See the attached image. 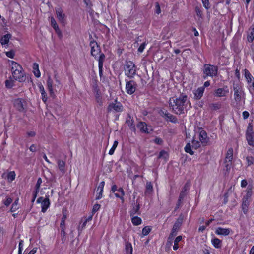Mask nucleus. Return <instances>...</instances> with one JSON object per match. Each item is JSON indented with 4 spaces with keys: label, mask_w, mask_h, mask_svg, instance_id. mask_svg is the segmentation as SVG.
<instances>
[{
    "label": "nucleus",
    "mask_w": 254,
    "mask_h": 254,
    "mask_svg": "<svg viewBox=\"0 0 254 254\" xmlns=\"http://www.w3.org/2000/svg\"><path fill=\"white\" fill-rule=\"evenodd\" d=\"M169 104L172 111L179 115L183 114L185 111L189 110L191 107V103L188 100V97L184 94H181L179 97L171 98Z\"/></svg>",
    "instance_id": "f257e3e1"
},
{
    "label": "nucleus",
    "mask_w": 254,
    "mask_h": 254,
    "mask_svg": "<svg viewBox=\"0 0 254 254\" xmlns=\"http://www.w3.org/2000/svg\"><path fill=\"white\" fill-rule=\"evenodd\" d=\"M9 62L11 66V72L14 79L20 82H24L26 76L21 66L13 61H9Z\"/></svg>",
    "instance_id": "f03ea898"
},
{
    "label": "nucleus",
    "mask_w": 254,
    "mask_h": 254,
    "mask_svg": "<svg viewBox=\"0 0 254 254\" xmlns=\"http://www.w3.org/2000/svg\"><path fill=\"white\" fill-rule=\"evenodd\" d=\"M136 68L134 64L131 61L127 62L125 67V73L128 77L132 78L136 74Z\"/></svg>",
    "instance_id": "7ed1b4c3"
},
{
    "label": "nucleus",
    "mask_w": 254,
    "mask_h": 254,
    "mask_svg": "<svg viewBox=\"0 0 254 254\" xmlns=\"http://www.w3.org/2000/svg\"><path fill=\"white\" fill-rule=\"evenodd\" d=\"M47 85L50 95H52L54 93V88L56 87L59 88L61 85V82L57 77H55V83L54 84L52 78L50 77H48Z\"/></svg>",
    "instance_id": "20e7f679"
},
{
    "label": "nucleus",
    "mask_w": 254,
    "mask_h": 254,
    "mask_svg": "<svg viewBox=\"0 0 254 254\" xmlns=\"http://www.w3.org/2000/svg\"><path fill=\"white\" fill-rule=\"evenodd\" d=\"M218 72V68L216 66L205 64L204 66V74L206 76L214 77L216 76Z\"/></svg>",
    "instance_id": "39448f33"
},
{
    "label": "nucleus",
    "mask_w": 254,
    "mask_h": 254,
    "mask_svg": "<svg viewBox=\"0 0 254 254\" xmlns=\"http://www.w3.org/2000/svg\"><path fill=\"white\" fill-rule=\"evenodd\" d=\"M233 158V149L232 148H229L226 154L224 164L225 165V168L227 171H229L232 165V161Z\"/></svg>",
    "instance_id": "423d86ee"
},
{
    "label": "nucleus",
    "mask_w": 254,
    "mask_h": 254,
    "mask_svg": "<svg viewBox=\"0 0 254 254\" xmlns=\"http://www.w3.org/2000/svg\"><path fill=\"white\" fill-rule=\"evenodd\" d=\"M37 203H41V211L43 213H45L50 206V201L48 198H44L42 197H40L37 200Z\"/></svg>",
    "instance_id": "0eeeda50"
},
{
    "label": "nucleus",
    "mask_w": 254,
    "mask_h": 254,
    "mask_svg": "<svg viewBox=\"0 0 254 254\" xmlns=\"http://www.w3.org/2000/svg\"><path fill=\"white\" fill-rule=\"evenodd\" d=\"M246 139L249 145L254 146V132L250 127H248L247 130Z\"/></svg>",
    "instance_id": "6e6552de"
},
{
    "label": "nucleus",
    "mask_w": 254,
    "mask_h": 254,
    "mask_svg": "<svg viewBox=\"0 0 254 254\" xmlns=\"http://www.w3.org/2000/svg\"><path fill=\"white\" fill-rule=\"evenodd\" d=\"M136 89V84L133 80L126 81V91L128 94H132Z\"/></svg>",
    "instance_id": "1a4fd4ad"
},
{
    "label": "nucleus",
    "mask_w": 254,
    "mask_h": 254,
    "mask_svg": "<svg viewBox=\"0 0 254 254\" xmlns=\"http://www.w3.org/2000/svg\"><path fill=\"white\" fill-rule=\"evenodd\" d=\"M90 45L91 47V54L96 58L101 52L100 48L97 43L94 41L90 42Z\"/></svg>",
    "instance_id": "9d476101"
},
{
    "label": "nucleus",
    "mask_w": 254,
    "mask_h": 254,
    "mask_svg": "<svg viewBox=\"0 0 254 254\" xmlns=\"http://www.w3.org/2000/svg\"><path fill=\"white\" fill-rule=\"evenodd\" d=\"M57 18L59 21L63 24L65 23V15L60 7L56 8L55 9Z\"/></svg>",
    "instance_id": "9b49d317"
},
{
    "label": "nucleus",
    "mask_w": 254,
    "mask_h": 254,
    "mask_svg": "<svg viewBox=\"0 0 254 254\" xmlns=\"http://www.w3.org/2000/svg\"><path fill=\"white\" fill-rule=\"evenodd\" d=\"M137 127L140 131L146 133H149L152 130L150 127H148L147 124L143 122H139L137 125Z\"/></svg>",
    "instance_id": "f8f14e48"
},
{
    "label": "nucleus",
    "mask_w": 254,
    "mask_h": 254,
    "mask_svg": "<svg viewBox=\"0 0 254 254\" xmlns=\"http://www.w3.org/2000/svg\"><path fill=\"white\" fill-rule=\"evenodd\" d=\"M115 101V103L110 104L108 106V110L110 111L114 110L117 112H122L123 111V106L120 102L117 101V99Z\"/></svg>",
    "instance_id": "ddd939ff"
},
{
    "label": "nucleus",
    "mask_w": 254,
    "mask_h": 254,
    "mask_svg": "<svg viewBox=\"0 0 254 254\" xmlns=\"http://www.w3.org/2000/svg\"><path fill=\"white\" fill-rule=\"evenodd\" d=\"M229 93V89L227 86L224 88H218L215 91L214 95L218 97H226Z\"/></svg>",
    "instance_id": "4468645a"
},
{
    "label": "nucleus",
    "mask_w": 254,
    "mask_h": 254,
    "mask_svg": "<svg viewBox=\"0 0 254 254\" xmlns=\"http://www.w3.org/2000/svg\"><path fill=\"white\" fill-rule=\"evenodd\" d=\"M199 138L201 142L203 144H206L209 141V138L207 136L206 131L202 129L199 130Z\"/></svg>",
    "instance_id": "2eb2a0df"
},
{
    "label": "nucleus",
    "mask_w": 254,
    "mask_h": 254,
    "mask_svg": "<svg viewBox=\"0 0 254 254\" xmlns=\"http://www.w3.org/2000/svg\"><path fill=\"white\" fill-rule=\"evenodd\" d=\"M230 229L218 227L216 228L215 232L218 235L228 236L230 233Z\"/></svg>",
    "instance_id": "dca6fc26"
},
{
    "label": "nucleus",
    "mask_w": 254,
    "mask_h": 254,
    "mask_svg": "<svg viewBox=\"0 0 254 254\" xmlns=\"http://www.w3.org/2000/svg\"><path fill=\"white\" fill-rule=\"evenodd\" d=\"M12 35L11 34L9 33H7L6 34H5L4 35L2 36L0 38V43L1 44L5 47H8V44L9 43V41L10 39L11 38Z\"/></svg>",
    "instance_id": "f3484780"
},
{
    "label": "nucleus",
    "mask_w": 254,
    "mask_h": 254,
    "mask_svg": "<svg viewBox=\"0 0 254 254\" xmlns=\"http://www.w3.org/2000/svg\"><path fill=\"white\" fill-rule=\"evenodd\" d=\"M105 185V182L104 181H102L99 184L98 187H97L96 192H97V196L96 199L98 200L102 198V194L103 192V189Z\"/></svg>",
    "instance_id": "a211bd4d"
},
{
    "label": "nucleus",
    "mask_w": 254,
    "mask_h": 254,
    "mask_svg": "<svg viewBox=\"0 0 254 254\" xmlns=\"http://www.w3.org/2000/svg\"><path fill=\"white\" fill-rule=\"evenodd\" d=\"M179 226V223H175L173 226L171 232L168 237V242L171 243V241L173 240V238L175 236H176L177 234V232L178 231V228Z\"/></svg>",
    "instance_id": "6ab92c4d"
},
{
    "label": "nucleus",
    "mask_w": 254,
    "mask_h": 254,
    "mask_svg": "<svg viewBox=\"0 0 254 254\" xmlns=\"http://www.w3.org/2000/svg\"><path fill=\"white\" fill-rule=\"evenodd\" d=\"M49 18L50 20L51 25L52 26V27L54 28V29L55 30L56 33L59 36H61L62 34L61 31L60 29H59L58 25L57 24L56 21L55 20V19L52 16L49 17Z\"/></svg>",
    "instance_id": "aec40b11"
},
{
    "label": "nucleus",
    "mask_w": 254,
    "mask_h": 254,
    "mask_svg": "<svg viewBox=\"0 0 254 254\" xmlns=\"http://www.w3.org/2000/svg\"><path fill=\"white\" fill-rule=\"evenodd\" d=\"M92 217L93 215L91 214L87 218H82L79 226L78 230L80 231V230H82L85 227L87 223L89 221H90L92 220Z\"/></svg>",
    "instance_id": "412c9836"
},
{
    "label": "nucleus",
    "mask_w": 254,
    "mask_h": 254,
    "mask_svg": "<svg viewBox=\"0 0 254 254\" xmlns=\"http://www.w3.org/2000/svg\"><path fill=\"white\" fill-rule=\"evenodd\" d=\"M24 101L21 99H16L14 101V105L15 107L19 111H22L24 109Z\"/></svg>",
    "instance_id": "4be33fe9"
},
{
    "label": "nucleus",
    "mask_w": 254,
    "mask_h": 254,
    "mask_svg": "<svg viewBox=\"0 0 254 254\" xmlns=\"http://www.w3.org/2000/svg\"><path fill=\"white\" fill-rule=\"evenodd\" d=\"M33 73L35 76L37 78H39L41 76V72L39 70V64L34 63L32 65Z\"/></svg>",
    "instance_id": "5701e85b"
},
{
    "label": "nucleus",
    "mask_w": 254,
    "mask_h": 254,
    "mask_svg": "<svg viewBox=\"0 0 254 254\" xmlns=\"http://www.w3.org/2000/svg\"><path fill=\"white\" fill-rule=\"evenodd\" d=\"M38 87L41 94L42 100L45 103L47 100V96L45 91L44 87L41 84H39L38 85Z\"/></svg>",
    "instance_id": "b1692460"
},
{
    "label": "nucleus",
    "mask_w": 254,
    "mask_h": 254,
    "mask_svg": "<svg viewBox=\"0 0 254 254\" xmlns=\"http://www.w3.org/2000/svg\"><path fill=\"white\" fill-rule=\"evenodd\" d=\"M114 193L116 197L120 198L121 199L122 203L124 202V196L125 195V192L122 188H119L118 191H116Z\"/></svg>",
    "instance_id": "393cba45"
},
{
    "label": "nucleus",
    "mask_w": 254,
    "mask_h": 254,
    "mask_svg": "<svg viewBox=\"0 0 254 254\" xmlns=\"http://www.w3.org/2000/svg\"><path fill=\"white\" fill-rule=\"evenodd\" d=\"M204 91V87L198 88L194 93V97L197 99H200L203 96Z\"/></svg>",
    "instance_id": "a878e982"
},
{
    "label": "nucleus",
    "mask_w": 254,
    "mask_h": 254,
    "mask_svg": "<svg viewBox=\"0 0 254 254\" xmlns=\"http://www.w3.org/2000/svg\"><path fill=\"white\" fill-rule=\"evenodd\" d=\"M211 243L215 248H220L222 246V241L217 238H214L212 239Z\"/></svg>",
    "instance_id": "bb28decb"
},
{
    "label": "nucleus",
    "mask_w": 254,
    "mask_h": 254,
    "mask_svg": "<svg viewBox=\"0 0 254 254\" xmlns=\"http://www.w3.org/2000/svg\"><path fill=\"white\" fill-rule=\"evenodd\" d=\"M245 76L249 84H250L254 80V78L248 70H245Z\"/></svg>",
    "instance_id": "cd10ccee"
},
{
    "label": "nucleus",
    "mask_w": 254,
    "mask_h": 254,
    "mask_svg": "<svg viewBox=\"0 0 254 254\" xmlns=\"http://www.w3.org/2000/svg\"><path fill=\"white\" fill-rule=\"evenodd\" d=\"M125 251L126 254H132L133 248L130 242H127L125 244Z\"/></svg>",
    "instance_id": "c85d7f7f"
},
{
    "label": "nucleus",
    "mask_w": 254,
    "mask_h": 254,
    "mask_svg": "<svg viewBox=\"0 0 254 254\" xmlns=\"http://www.w3.org/2000/svg\"><path fill=\"white\" fill-rule=\"evenodd\" d=\"M234 98L236 102H239L241 100V95H240V91L239 89L236 87L234 88Z\"/></svg>",
    "instance_id": "c756f323"
},
{
    "label": "nucleus",
    "mask_w": 254,
    "mask_h": 254,
    "mask_svg": "<svg viewBox=\"0 0 254 254\" xmlns=\"http://www.w3.org/2000/svg\"><path fill=\"white\" fill-rule=\"evenodd\" d=\"M131 222L135 226H138L141 224L142 219L138 216H134L131 218Z\"/></svg>",
    "instance_id": "7c9ffc66"
},
{
    "label": "nucleus",
    "mask_w": 254,
    "mask_h": 254,
    "mask_svg": "<svg viewBox=\"0 0 254 254\" xmlns=\"http://www.w3.org/2000/svg\"><path fill=\"white\" fill-rule=\"evenodd\" d=\"M152 230L151 226H147L144 227L142 230L141 237L147 236Z\"/></svg>",
    "instance_id": "2f4dec72"
},
{
    "label": "nucleus",
    "mask_w": 254,
    "mask_h": 254,
    "mask_svg": "<svg viewBox=\"0 0 254 254\" xmlns=\"http://www.w3.org/2000/svg\"><path fill=\"white\" fill-rule=\"evenodd\" d=\"M16 174L14 171H10L8 173L7 179L9 182H12L15 179Z\"/></svg>",
    "instance_id": "473e14b6"
},
{
    "label": "nucleus",
    "mask_w": 254,
    "mask_h": 254,
    "mask_svg": "<svg viewBox=\"0 0 254 254\" xmlns=\"http://www.w3.org/2000/svg\"><path fill=\"white\" fill-rule=\"evenodd\" d=\"M95 98L97 102L99 104L101 105L102 104V98L101 92L97 90L95 94Z\"/></svg>",
    "instance_id": "72a5a7b5"
},
{
    "label": "nucleus",
    "mask_w": 254,
    "mask_h": 254,
    "mask_svg": "<svg viewBox=\"0 0 254 254\" xmlns=\"http://www.w3.org/2000/svg\"><path fill=\"white\" fill-rule=\"evenodd\" d=\"M98 61V66H103V63L105 60V56L104 54H99V56L97 57Z\"/></svg>",
    "instance_id": "f704fd0d"
},
{
    "label": "nucleus",
    "mask_w": 254,
    "mask_h": 254,
    "mask_svg": "<svg viewBox=\"0 0 254 254\" xmlns=\"http://www.w3.org/2000/svg\"><path fill=\"white\" fill-rule=\"evenodd\" d=\"M182 237L181 236H177L174 240V244L173 248L174 250H177L179 248L178 243L182 240Z\"/></svg>",
    "instance_id": "c9c22d12"
},
{
    "label": "nucleus",
    "mask_w": 254,
    "mask_h": 254,
    "mask_svg": "<svg viewBox=\"0 0 254 254\" xmlns=\"http://www.w3.org/2000/svg\"><path fill=\"white\" fill-rule=\"evenodd\" d=\"M185 151L186 152L189 153L190 155H193L194 152L191 149V146L190 143H188L185 147Z\"/></svg>",
    "instance_id": "e433bc0d"
},
{
    "label": "nucleus",
    "mask_w": 254,
    "mask_h": 254,
    "mask_svg": "<svg viewBox=\"0 0 254 254\" xmlns=\"http://www.w3.org/2000/svg\"><path fill=\"white\" fill-rule=\"evenodd\" d=\"M118 145V141L117 140H115L114 142L113 145L111 148L110 149L109 151V154L110 155H112L114 154L115 150L116 148H117V146Z\"/></svg>",
    "instance_id": "4c0bfd02"
},
{
    "label": "nucleus",
    "mask_w": 254,
    "mask_h": 254,
    "mask_svg": "<svg viewBox=\"0 0 254 254\" xmlns=\"http://www.w3.org/2000/svg\"><path fill=\"white\" fill-rule=\"evenodd\" d=\"M58 165L59 169L63 172H64L65 162L62 160H59Z\"/></svg>",
    "instance_id": "58836bf2"
},
{
    "label": "nucleus",
    "mask_w": 254,
    "mask_h": 254,
    "mask_svg": "<svg viewBox=\"0 0 254 254\" xmlns=\"http://www.w3.org/2000/svg\"><path fill=\"white\" fill-rule=\"evenodd\" d=\"M14 85V81L11 79L5 81V86L8 88H11Z\"/></svg>",
    "instance_id": "ea45409f"
},
{
    "label": "nucleus",
    "mask_w": 254,
    "mask_h": 254,
    "mask_svg": "<svg viewBox=\"0 0 254 254\" xmlns=\"http://www.w3.org/2000/svg\"><path fill=\"white\" fill-rule=\"evenodd\" d=\"M166 118L168 120L170 121V122H173V123L176 122V121H177L176 118H175V117H174L172 115H171L170 114H166Z\"/></svg>",
    "instance_id": "a19ab883"
},
{
    "label": "nucleus",
    "mask_w": 254,
    "mask_h": 254,
    "mask_svg": "<svg viewBox=\"0 0 254 254\" xmlns=\"http://www.w3.org/2000/svg\"><path fill=\"white\" fill-rule=\"evenodd\" d=\"M246 160L248 166L254 164V157L248 156L246 157Z\"/></svg>",
    "instance_id": "79ce46f5"
},
{
    "label": "nucleus",
    "mask_w": 254,
    "mask_h": 254,
    "mask_svg": "<svg viewBox=\"0 0 254 254\" xmlns=\"http://www.w3.org/2000/svg\"><path fill=\"white\" fill-rule=\"evenodd\" d=\"M248 41L250 42H252L254 38V29L250 32L248 36Z\"/></svg>",
    "instance_id": "37998d69"
},
{
    "label": "nucleus",
    "mask_w": 254,
    "mask_h": 254,
    "mask_svg": "<svg viewBox=\"0 0 254 254\" xmlns=\"http://www.w3.org/2000/svg\"><path fill=\"white\" fill-rule=\"evenodd\" d=\"M155 12L157 14H159L161 12L160 5L158 2L155 4Z\"/></svg>",
    "instance_id": "c03bdc74"
},
{
    "label": "nucleus",
    "mask_w": 254,
    "mask_h": 254,
    "mask_svg": "<svg viewBox=\"0 0 254 254\" xmlns=\"http://www.w3.org/2000/svg\"><path fill=\"white\" fill-rule=\"evenodd\" d=\"M60 228L61 229V231L63 233H65V221H62L61 220V223H60Z\"/></svg>",
    "instance_id": "a18cd8bd"
},
{
    "label": "nucleus",
    "mask_w": 254,
    "mask_h": 254,
    "mask_svg": "<svg viewBox=\"0 0 254 254\" xmlns=\"http://www.w3.org/2000/svg\"><path fill=\"white\" fill-rule=\"evenodd\" d=\"M42 182V179L41 178H39L37 180V183L36 184L35 189L39 190L40 189V186L41 185V183Z\"/></svg>",
    "instance_id": "49530a36"
},
{
    "label": "nucleus",
    "mask_w": 254,
    "mask_h": 254,
    "mask_svg": "<svg viewBox=\"0 0 254 254\" xmlns=\"http://www.w3.org/2000/svg\"><path fill=\"white\" fill-rule=\"evenodd\" d=\"M168 157L167 153L164 151L162 150L159 153V158H163L164 159H166Z\"/></svg>",
    "instance_id": "de8ad7c7"
},
{
    "label": "nucleus",
    "mask_w": 254,
    "mask_h": 254,
    "mask_svg": "<svg viewBox=\"0 0 254 254\" xmlns=\"http://www.w3.org/2000/svg\"><path fill=\"white\" fill-rule=\"evenodd\" d=\"M146 45H147V44L145 42H144L142 44H141V45L138 48V51L139 53H142L143 51V50H144Z\"/></svg>",
    "instance_id": "09e8293b"
},
{
    "label": "nucleus",
    "mask_w": 254,
    "mask_h": 254,
    "mask_svg": "<svg viewBox=\"0 0 254 254\" xmlns=\"http://www.w3.org/2000/svg\"><path fill=\"white\" fill-rule=\"evenodd\" d=\"M200 146V143L199 141L193 140L192 141V147L197 149Z\"/></svg>",
    "instance_id": "8fccbe9b"
},
{
    "label": "nucleus",
    "mask_w": 254,
    "mask_h": 254,
    "mask_svg": "<svg viewBox=\"0 0 254 254\" xmlns=\"http://www.w3.org/2000/svg\"><path fill=\"white\" fill-rule=\"evenodd\" d=\"M251 195H252V189H251V188H250L249 189L247 190L246 195L244 198V199H249L251 198Z\"/></svg>",
    "instance_id": "3c124183"
},
{
    "label": "nucleus",
    "mask_w": 254,
    "mask_h": 254,
    "mask_svg": "<svg viewBox=\"0 0 254 254\" xmlns=\"http://www.w3.org/2000/svg\"><path fill=\"white\" fill-rule=\"evenodd\" d=\"M23 241L21 240L19 243L18 245V254H22V251L23 249Z\"/></svg>",
    "instance_id": "603ef678"
},
{
    "label": "nucleus",
    "mask_w": 254,
    "mask_h": 254,
    "mask_svg": "<svg viewBox=\"0 0 254 254\" xmlns=\"http://www.w3.org/2000/svg\"><path fill=\"white\" fill-rule=\"evenodd\" d=\"M5 54L6 55L10 58H13L15 55L14 52L13 50L6 52Z\"/></svg>",
    "instance_id": "864d4df0"
},
{
    "label": "nucleus",
    "mask_w": 254,
    "mask_h": 254,
    "mask_svg": "<svg viewBox=\"0 0 254 254\" xmlns=\"http://www.w3.org/2000/svg\"><path fill=\"white\" fill-rule=\"evenodd\" d=\"M203 4L204 7L208 9L209 8V2L208 0H201Z\"/></svg>",
    "instance_id": "5fc2aeb1"
},
{
    "label": "nucleus",
    "mask_w": 254,
    "mask_h": 254,
    "mask_svg": "<svg viewBox=\"0 0 254 254\" xmlns=\"http://www.w3.org/2000/svg\"><path fill=\"white\" fill-rule=\"evenodd\" d=\"M100 208V205L99 204H95L93 207L92 213H95L97 212Z\"/></svg>",
    "instance_id": "6e6d98bb"
},
{
    "label": "nucleus",
    "mask_w": 254,
    "mask_h": 254,
    "mask_svg": "<svg viewBox=\"0 0 254 254\" xmlns=\"http://www.w3.org/2000/svg\"><path fill=\"white\" fill-rule=\"evenodd\" d=\"M12 202V199L10 197H7L4 201V204L6 206H9Z\"/></svg>",
    "instance_id": "4d7b16f0"
},
{
    "label": "nucleus",
    "mask_w": 254,
    "mask_h": 254,
    "mask_svg": "<svg viewBox=\"0 0 254 254\" xmlns=\"http://www.w3.org/2000/svg\"><path fill=\"white\" fill-rule=\"evenodd\" d=\"M248 184L247 181L245 179H243L241 182V187L242 188L245 187Z\"/></svg>",
    "instance_id": "13d9d810"
},
{
    "label": "nucleus",
    "mask_w": 254,
    "mask_h": 254,
    "mask_svg": "<svg viewBox=\"0 0 254 254\" xmlns=\"http://www.w3.org/2000/svg\"><path fill=\"white\" fill-rule=\"evenodd\" d=\"M146 190L147 191L150 190L151 191L152 190V186L150 182L147 183L146 184Z\"/></svg>",
    "instance_id": "bf43d9fd"
},
{
    "label": "nucleus",
    "mask_w": 254,
    "mask_h": 254,
    "mask_svg": "<svg viewBox=\"0 0 254 254\" xmlns=\"http://www.w3.org/2000/svg\"><path fill=\"white\" fill-rule=\"evenodd\" d=\"M119 188H118L117 186L116 185H114L112 187L111 191L115 193L116 191H118Z\"/></svg>",
    "instance_id": "052dcab7"
},
{
    "label": "nucleus",
    "mask_w": 254,
    "mask_h": 254,
    "mask_svg": "<svg viewBox=\"0 0 254 254\" xmlns=\"http://www.w3.org/2000/svg\"><path fill=\"white\" fill-rule=\"evenodd\" d=\"M243 117L244 119H247L249 116V113L246 111H244L242 113Z\"/></svg>",
    "instance_id": "680f3d73"
},
{
    "label": "nucleus",
    "mask_w": 254,
    "mask_h": 254,
    "mask_svg": "<svg viewBox=\"0 0 254 254\" xmlns=\"http://www.w3.org/2000/svg\"><path fill=\"white\" fill-rule=\"evenodd\" d=\"M39 191V190L35 189L34 191L33 192L32 195H33V197H34V200H35Z\"/></svg>",
    "instance_id": "e2e57ef3"
},
{
    "label": "nucleus",
    "mask_w": 254,
    "mask_h": 254,
    "mask_svg": "<svg viewBox=\"0 0 254 254\" xmlns=\"http://www.w3.org/2000/svg\"><path fill=\"white\" fill-rule=\"evenodd\" d=\"M29 149L32 152H35L37 150V147L35 145L32 144L31 145V146L29 147Z\"/></svg>",
    "instance_id": "0e129e2a"
},
{
    "label": "nucleus",
    "mask_w": 254,
    "mask_h": 254,
    "mask_svg": "<svg viewBox=\"0 0 254 254\" xmlns=\"http://www.w3.org/2000/svg\"><path fill=\"white\" fill-rule=\"evenodd\" d=\"M37 251V248H33L27 254H35Z\"/></svg>",
    "instance_id": "69168bd1"
},
{
    "label": "nucleus",
    "mask_w": 254,
    "mask_h": 254,
    "mask_svg": "<svg viewBox=\"0 0 254 254\" xmlns=\"http://www.w3.org/2000/svg\"><path fill=\"white\" fill-rule=\"evenodd\" d=\"M27 134L29 136L33 137V136H35V132L33 131H30L27 132Z\"/></svg>",
    "instance_id": "338daca9"
},
{
    "label": "nucleus",
    "mask_w": 254,
    "mask_h": 254,
    "mask_svg": "<svg viewBox=\"0 0 254 254\" xmlns=\"http://www.w3.org/2000/svg\"><path fill=\"white\" fill-rule=\"evenodd\" d=\"M18 206H15V205H14L12 204V206H11V212H14L17 209H18Z\"/></svg>",
    "instance_id": "774afa93"
}]
</instances>
